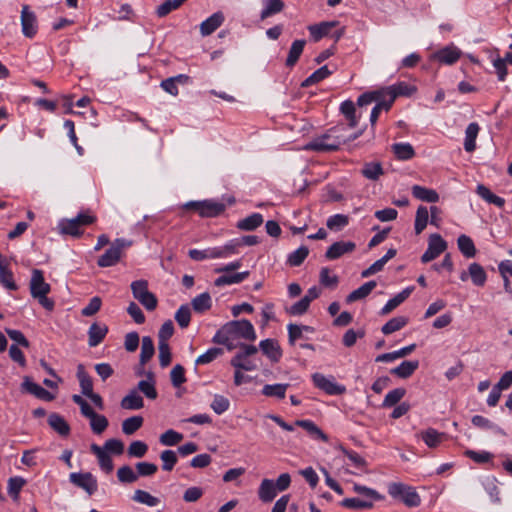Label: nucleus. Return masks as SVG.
<instances>
[{"instance_id":"f257e3e1","label":"nucleus","mask_w":512,"mask_h":512,"mask_svg":"<svg viewBox=\"0 0 512 512\" xmlns=\"http://www.w3.org/2000/svg\"><path fill=\"white\" fill-rule=\"evenodd\" d=\"M256 332L249 320H233L224 324L212 338V342L233 350L240 346L242 340L254 341Z\"/></svg>"},{"instance_id":"f03ea898","label":"nucleus","mask_w":512,"mask_h":512,"mask_svg":"<svg viewBox=\"0 0 512 512\" xmlns=\"http://www.w3.org/2000/svg\"><path fill=\"white\" fill-rule=\"evenodd\" d=\"M340 129L333 127L326 133L314 137L305 145L306 150L316 152H332L339 149L342 144H345L344 137L338 134Z\"/></svg>"},{"instance_id":"7ed1b4c3","label":"nucleus","mask_w":512,"mask_h":512,"mask_svg":"<svg viewBox=\"0 0 512 512\" xmlns=\"http://www.w3.org/2000/svg\"><path fill=\"white\" fill-rule=\"evenodd\" d=\"M387 491L393 499L403 502L407 507H418L421 504L420 495L412 486L392 482L388 484Z\"/></svg>"},{"instance_id":"20e7f679","label":"nucleus","mask_w":512,"mask_h":512,"mask_svg":"<svg viewBox=\"0 0 512 512\" xmlns=\"http://www.w3.org/2000/svg\"><path fill=\"white\" fill-rule=\"evenodd\" d=\"M183 209L193 210L197 212L201 217H216L223 213L226 209V205L222 202L207 199L202 201H189L183 204Z\"/></svg>"},{"instance_id":"39448f33","label":"nucleus","mask_w":512,"mask_h":512,"mask_svg":"<svg viewBox=\"0 0 512 512\" xmlns=\"http://www.w3.org/2000/svg\"><path fill=\"white\" fill-rule=\"evenodd\" d=\"M95 217L86 213H80L75 218L63 219L58 223V229L61 234L70 236H80L81 227L92 224Z\"/></svg>"},{"instance_id":"423d86ee","label":"nucleus","mask_w":512,"mask_h":512,"mask_svg":"<svg viewBox=\"0 0 512 512\" xmlns=\"http://www.w3.org/2000/svg\"><path fill=\"white\" fill-rule=\"evenodd\" d=\"M132 294L148 311H153L157 307L156 296L148 290L146 280H136L131 283Z\"/></svg>"},{"instance_id":"0eeeda50","label":"nucleus","mask_w":512,"mask_h":512,"mask_svg":"<svg viewBox=\"0 0 512 512\" xmlns=\"http://www.w3.org/2000/svg\"><path fill=\"white\" fill-rule=\"evenodd\" d=\"M312 381L315 387L324 391L328 395H342L346 392V387L338 384L333 376H325L321 373H314Z\"/></svg>"},{"instance_id":"6e6552de","label":"nucleus","mask_w":512,"mask_h":512,"mask_svg":"<svg viewBox=\"0 0 512 512\" xmlns=\"http://www.w3.org/2000/svg\"><path fill=\"white\" fill-rule=\"evenodd\" d=\"M447 248L446 241L439 234H432L428 240V248L421 256L422 263H428L436 259Z\"/></svg>"},{"instance_id":"1a4fd4ad","label":"nucleus","mask_w":512,"mask_h":512,"mask_svg":"<svg viewBox=\"0 0 512 512\" xmlns=\"http://www.w3.org/2000/svg\"><path fill=\"white\" fill-rule=\"evenodd\" d=\"M69 480L72 484L83 489L89 495L94 494L98 489L97 479L89 472H73L69 475Z\"/></svg>"},{"instance_id":"9d476101","label":"nucleus","mask_w":512,"mask_h":512,"mask_svg":"<svg viewBox=\"0 0 512 512\" xmlns=\"http://www.w3.org/2000/svg\"><path fill=\"white\" fill-rule=\"evenodd\" d=\"M21 26L22 33L28 38L36 35L38 30L37 18L33 11L30 10L28 5H24L21 10Z\"/></svg>"},{"instance_id":"9b49d317","label":"nucleus","mask_w":512,"mask_h":512,"mask_svg":"<svg viewBox=\"0 0 512 512\" xmlns=\"http://www.w3.org/2000/svg\"><path fill=\"white\" fill-rule=\"evenodd\" d=\"M29 287L32 297L44 296L51 291L50 284L45 281L43 272L39 269L32 270Z\"/></svg>"},{"instance_id":"f8f14e48","label":"nucleus","mask_w":512,"mask_h":512,"mask_svg":"<svg viewBox=\"0 0 512 512\" xmlns=\"http://www.w3.org/2000/svg\"><path fill=\"white\" fill-rule=\"evenodd\" d=\"M355 248L356 245L352 241H337L327 249L325 257L328 260H336L344 254L353 252Z\"/></svg>"},{"instance_id":"ddd939ff","label":"nucleus","mask_w":512,"mask_h":512,"mask_svg":"<svg viewBox=\"0 0 512 512\" xmlns=\"http://www.w3.org/2000/svg\"><path fill=\"white\" fill-rule=\"evenodd\" d=\"M225 17L221 11L213 13L210 17L200 24V33L202 36H209L216 31L224 22Z\"/></svg>"},{"instance_id":"4468645a","label":"nucleus","mask_w":512,"mask_h":512,"mask_svg":"<svg viewBox=\"0 0 512 512\" xmlns=\"http://www.w3.org/2000/svg\"><path fill=\"white\" fill-rule=\"evenodd\" d=\"M339 25L338 21H325L308 27L310 36L317 42L325 36H329L332 29Z\"/></svg>"},{"instance_id":"2eb2a0df","label":"nucleus","mask_w":512,"mask_h":512,"mask_svg":"<svg viewBox=\"0 0 512 512\" xmlns=\"http://www.w3.org/2000/svg\"><path fill=\"white\" fill-rule=\"evenodd\" d=\"M22 388L28 393L37 397L38 399L45 401H52L54 399V395H52L49 391L41 387L39 384L31 381L29 377L24 378Z\"/></svg>"},{"instance_id":"dca6fc26","label":"nucleus","mask_w":512,"mask_h":512,"mask_svg":"<svg viewBox=\"0 0 512 512\" xmlns=\"http://www.w3.org/2000/svg\"><path fill=\"white\" fill-rule=\"evenodd\" d=\"M259 347L264 355H266L272 362H278L282 357V351L278 342L274 339L262 340Z\"/></svg>"},{"instance_id":"f3484780","label":"nucleus","mask_w":512,"mask_h":512,"mask_svg":"<svg viewBox=\"0 0 512 512\" xmlns=\"http://www.w3.org/2000/svg\"><path fill=\"white\" fill-rule=\"evenodd\" d=\"M90 450L97 457L100 468L107 474L111 473L114 465L110 455L97 444H92Z\"/></svg>"},{"instance_id":"a211bd4d","label":"nucleus","mask_w":512,"mask_h":512,"mask_svg":"<svg viewBox=\"0 0 512 512\" xmlns=\"http://www.w3.org/2000/svg\"><path fill=\"white\" fill-rule=\"evenodd\" d=\"M108 333V327L105 324L93 323L88 330V344L90 347H96L105 338Z\"/></svg>"},{"instance_id":"6ab92c4d","label":"nucleus","mask_w":512,"mask_h":512,"mask_svg":"<svg viewBox=\"0 0 512 512\" xmlns=\"http://www.w3.org/2000/svg\"><path fill=\"white\" fill-rule=\"evenodd\" d=\"M120 405L123 409L139 410L144 407V401L138 393V390L132 389L125 397L122 398Z\"/></svg>"},{"instance_id":"aec40b11","label":"nucleus","mask_w":512,"mask_h":512,"mask_svg":"<svg viewBox=\"0 0 512 512\" xmlns=\"http://www.w3.org/2000/svg\"><path fill=\"white\" fill-rule=\"evenodd\" d=\"M419 361L410 360L403 361L400 365L390 370L392 375H395L401 379H407L418 369Z\"/></svg>"},{"instance_id":"412c9836","label":"nucleus","mask_w":512,"mask_h":512,"mask_svg":"<svg viewBox=\"0 0 512 512\" xmlns=\"http://www.w3.org/2000/svg\"><path fill=\"white\" fill-rule=\"evenodd\" d=\"M385 94H391V99L395 100L399 96H411L415 91V87L406 82H399L383 89Z\"/></svg>"},{"instance_id":"4be33fe9","label":"nucleus","mask_w":512,"mask_h":512,"mask_svg":"<svg viewBox=\"0 0 512 512\" xmlns=\"http://www.w3.org/2000/svg\"><path fill=\"white\" fill-rule=\"evenodd\" d=\"M188 255L194 261L218 259L222 258L223 256V254H221V251H219L218 247L207 248L204 250L190 249Z\"/></svg>"},{"instance_id":"5701e85b","label":"nucleus","mask_w":512,"mask_h":512,"mask_svg":"<svg viewBox=\"0 0 512 512\" xmlns=\"http://www.w3.org/2000/svg\"><path fill=\"white\" fill-rule=\"evenodd\" d=\"M480 127L478 123H470L465 130L464 149L466 152H473L476 149V139L479 133Z\"/></svg>"},{"instance_id":"b1692460","label":"nucleus","mask_w":512,"mask_h":512,"mask_svg":"<svg viewBox=\"0 0 512 512\" xmlns=\"http://www.w3.org/2000/svg\"><path fill=\"white\" fill-rule=\"evenodd\" d=\"M148 380H141L137 385L138 393H143L148 399H156L158 396L155 388V380L152 372L147 373Z\"/></svg>"},{"instance_id":"393cba45","label":"nucleus","mask_w":512,"mask_h":512,"mask_svg":"<svg viewBox=\"0 0 512 512\" xmlns=\"http://www.w3.org/2000/svg\"><path fill=\"white\" fill-rule=\"evenodd\" d=\"M295 425L305 429L311 437L328 442V436L311 420H297Z\"/></svg>"},{"instance_id":"a878e982","label":"nucleus","mask_w":512,"mask_h":512,"mask_svg":"<svg viewBox=\"0 0 512 512\" xmlns=\"http://www.w3.org/2000/svg\"><path fill=\"white\" fill-rule=\"evenodd\" d=\"M376 286H377V283L374 280H371V281H368V282L364 283L359 288H357L356 290L352 291L346 297V302L347 303H353L355 301L364 299L365 297H367L373 291V289Z\"/></svg>"},{"instance_id":"bb28decb","label":"nucleus","mask_w":512,"mask_h":512,"mask_svg":"<svg viewBox=\"0 0 512 512\" xmlns=\"http://www.w3.org/2000/svg\"><path fill=\"white\" fill-rule=\"evenodd\" d=\"M412 195L416 199L426 201L428 203H436L439 200V195L435 190L419 185H414L412 187Z\"/></svg>"},{"instance_id":"cd10ccee","label":"nucleus","mask_w":512,"mask_h":512,"mask_svg":"<svg viewBox=\"0 0 512 512\" xmlns=\"http://www.w3.org/2000/svg\"><path fill=\"white\" fill-rule=\"evenodd\" d=\"M262 4L263 9L260 13V18L262 20L280 13L285 7V4L282 0H262Z\"/></svg>"},{"instance_id":"c85d7f7f","label":"nucleus","mask_w":512,"mask_h":512,"mask_svg":"<svg viewBox=\"0 0 512 512\" xmlns=\"http://www.w3.org/2000/svg\"><path fill=\"white\" fill-rule=\"evenodd\" d=\"M477 194L489 204H493L499 208L505 205V199L492 193L491 190L483 184H479L476 188Z\"/></svg>"},{"instance_id":"c756f323","label":"nucleus","mask_w":512,"mask_h":512,"mask_svg":"<svg viewBox=\"0 0 512 512\" xmlns=\"http://www.w3.org/2000/svg\"><path fill=\"white\" fill-rule=\"evenodd\" d=\"M289 387V383L266 384L263 386L261 393L266 397L283 399Z\"/></svg>"},{"instance_id":"7c9ffc66","label":"nucleus","mask_w":512,"mask_h":512,"mask_svg":"<svg viewBox=\"0 0 512 512\" xmlns=\"http://www.w3.org/2000/svg\"><path fill=\"white\" fill-rule=\"evenodd\" d=\"M460 55H461V52L456 47H445V48L439 50L435 54V57L439 62L451 65V64L455 63L456 61H458V59L460 58Z\"/></svg>"},{"instance_id":"2f4dec72","label":"nucleus","mask_w":512,"mask_h":512,"mask_svg":"<svg viewBox=\"0 0 512 512\" xmlns=\"http://www.w3.org/2000/svg\"><path fill=\"white\" fill-rule=\"evenodd\" d=\"M258 494L263 502H271L277 495V488L273 480L264 479L260 484Z\"/></svg>"},{"instance_id":"473e14b6","label":"nucleus","mask_w":512,"mask_h":512,"mask_svg":"<svg viewBox=\"0 0 512 512\" xmlns=\"http://www.w3.org/2000/svg\"><path fill=\"white\" fill-rule=\"evenodd\" d=\"M48 424L61 436H67L70 432V427L66 420L57 413H51L49 415Z\"/></svg>"},{"instance_id":"72a5a7b5","label":"nucleus","mask_w":512,"mask_h":512,"mask_svg":"<svg viewBox=\"0 0 512 512\" xmlns=\"http://www.w3.org/2000/svg\"><path fill=\"white\" fill-rule=\"evenodd\" d=\"M472 424L483 430H491L496 434L505 435L504 430L488 418L481 415H474L471 419Z\"/></svg>"},{"instance_id":"f704fd0d","label":"nucleus","mask_w":512,"mask_h":512,"mask_svg":"<svg viewBox=\"0 0 512 512\" xmlns=\"http://www.w3.org/2000/svg\"><path fill=\"white\" fill-rule=\"evenodd\" d=\"M120 258L121 254L118 252V248L111 246L105 251L103 255L99 257L97 264L100 267L114 266L119 262Z\"/></svg>"},{"instance_id":"c9c22d12","label":"nucleus","mask_w":512,"mask_h":512,"mask_svg":"<svg viewBox=\"0 0 512 512\" xmlns=\"http://www.w3.org/2000/svg\"><path fill=\"white\" fill-rule=\"evenodd\" d=\"M77 378L79 380L82 394L85 396L92 394L93 382L82 364H79L77 367Z\"/></svg>"},{"instance_id":"e433bc0d","label":"nucleus","mask_w":512,"mask_h":512,"mask_svg":"<svg viewBox=\"0 0 512 512\" xmlns=\"http://www.w3.org/2000/svg\"><path fill=\"white\" fill-rule=\"evenodd\" d=\"M263 223L260 213H253L237 223V227L243 231H253Z\"/></svg>"},{"instance_id":"4c0bfd02","label":"nucleus","mask_w":512,"mask_h":512,"mask_svg":"<svg viewBox=\"0 0 512 512\" xmlns=\"http://www.w3.org/2000/svg\"><path fill=\"white\" fill-rule=\"evenodd\" d=\"M248 276H249V272L248 271H244V272H240V273H234V274H231V275H222V276H219L215 280L214 284L217 287H221V286H225V285L238 284V283L243 282L246 278H248Z\"/></svg>"},{"instance_id":"58836bf2","label":"nucleus","mask_w":512,"mask_h":512,"mask_svg":"<svg viewBox=\"0 0 512 512\" xmlns=\"http://www.w3.org/2000/svg\"><path fill=\"white\" fill-rule=\"evenodd\" d=\"M457 244L460 252L466 258H472L475 256L476 248L473 240L469 236L465 234L460 235L457 239Z\"/></svg>"},{"instance_id":"ea45409f","label":"nucleus","mask_w":512,"mask_h":512,"mask_svg":"<svg viewBox=\"0 0 512 512\" xmlns=\"http://www.w3.org/2000/svg\"><path fill=\"white\" fill-rule=\"evenodd\" d=\"M408 323V318L405 316H397L392 319H390L388 322H386L382 328L381 331L385 335L392 334L396 331L401 330L403 327H405Z\"/></svg>"},{"instance_id":"a19ab883","label":"nucleus","mask_w":512,"mask_h":512,"mask_svg":"<svg viewBox=\"0 0 512 512\" xmlns=\"http://www.w3.org/2000/svg\"><path fill=\"white\" fill-rule=\"evenodd\" d=\"M305 44V40H295L292 43L286 59V65L288 67H293L297 63L298 59L300 58L303 52Z\"/></svg>"},{"instance_id":"79ce46f5","label":"nucleus","mask_w":512,"mask_h":512,"mask_svg":"<svg viewBox=\"0 0 512 512\" xmlns=\"http://www.w3.org/2000/svg\"><path fill=\"white\" fill-rule=\"evenodd\" d=\"M361 173L366 179L375 181L383 175L384 171L379 162H368L364 164Z\"/></svg>"},{"instance_id":"37998d69","label":"nucleus","mask_w":512,"mask_h":512,"mask_svg":"<svg viewBox=\"0 0 512 512\" xmlns=\"http://www.w3.org/2000/svg\"><path fill=\"white\" fill-rule=\"evenodd\" d=\"M469 276L476 286H483L486 282L487 275L483 267L478 263H472L468 268Z\"/></svg>"},{"instance_id":"c03bdc74","label":"nucleus","mask_w":512,"mask_h":512,"mask_svg":"<svg viewBox=\"0 0 512 512\" xmlns=\"http://www.w3.org/2000/svg\"><path fill=\"white\" fill-rule=\"evenodd\" d=\"M132 499L140 504H144L148 507H155L160 503L159 498L151 495L149 492L137 489L135 490Z\"/></svg>"},{"instance_id":"a18cd8bd","label":"nucleus","mask_w":512,"mask_h":512,"mask_svg":"<svg viewBox=\"0 0 512 512\" xmlns=\"http://www.w3.org/2000/svg\"><path fill=\"white\" fill-rule=\"evenodd\" d=\"M444 437L443 433H439L433 428H429L421 433V438L425 444L430 448L439 446Z\"/></svg>"},{"instance_id":"49530a36","label":"nucleus","mask_w":512,"mask_h":512,"mask_svg":"<svg viewBox=\"0 0 512 512\" xmlns=\"http://www.w3.org/2000/svg\"><path fill=\"white\" fill-rule=\"evenodd\" d=\"M429 221V211L426 206H419L415 216V233L418 235L426 228Z\"/></svg>"},{"instance_id":"de8ad7c7","label":"nucleus","mask_w":512,"mask_h":512,"mask_svg":"<svg viewBox=\"0 0 512 512\" xmlns=\"http://www.w3.org/2000/svg\"><path fill=\"white\" fill-rule=\"evenodd\" d=\"M154 352L155 348L152 338L144 336L141 344L140 363L142 365L147 363L153 357Z\"/></svg>"},{"instance_id":"09e8293b","label":"nucleus","mask_w":512,"mask_h":512,"mask_svg":"<svg viewBox=\"0 0 512 512\" xmlns=\"http://www.w3.org/2000/svg\"><path fill=\"white\" fill-rule=\"evenodd\" d=\"M392 150L399 160H409L415 154L413 146L409 143H395Z\"/></svg>"},{"instance_id":"8fccbe9b","label":"nucleus","mask_w":512,"mask_h":512,"mask_svg":"<svg viewBox=\"0 0 512 512\" xmlns=\"http://www.w3.org/2000/svg\"><path fill=\"white\" fill-rule=\"evenodd\" d=\"M309 254L306 246H300L297 250L291 252L287 257V263L292 267L300 266Z\"/></svg>"},{"instance_id":"3c124183","label":"nucleus","mask_w":512,"mask_h":512,"mask_svg":"<svg viewBox=\"0 0 512 512\" xmlns=\"http://www.w3.org/2000/svg\"><path fill=\"white\" fill-rule=\"evenodd\" d=\"M143 425V418L141 416H132L122 422V431L126 435H132L139 430Z\"/></svg>"},{"instance_id":"603ef678","label":"nucleus","mask_w":512,"mask_h":512,"mask_svg":"<svg viewBox=\"0 0 512 512\" xmlns=\"http://www.w3.org/2000/svg\"><path fill=\"white\" fill-rule=\"evenodd\" d=\"M349 223V217L344 214H335L327 219L326 225L331 231H340Z\"/></svg>"},{"instance_id":"864d4df0","label":"nucleus","mask_w":512,"mask_h":512,"mask_svg":"<svg viewBox=\"0 0 512 512\" xmlns=\"http://www.w3.org/2000/svg\"><path fill=\"white\" fill-rule=\"evenodd\" d=\"M331 74V71L328 69L327 66H322L316 71H314L308 78H306L302 82L303 87H309L313 84H316L323 79L327 78Z\"/></svg>"},{"instance_id":"5fc2aeb1","label":"nucleus","mask_w":512,"mask_h":512,"mask_svg":"<svg viewBox=\"0 0 512 512\" xmlns=\"http://www.w3.org/2000/svg\"><path fill=\"white\" fill-rule=\"evenodd\" d=\"M499 272L504 280L505 290L509 293H512V287L510 285L509 277H512V261L504 260L501 261L498 266Z\"/></svg>"},{"instance_id":"6e6d98bb","label":"nucleus","mask_w":512,"mask_h":512,"mask_svg":"<svg viewBox=\"0 0 512 512\" xmlns=\"http://www.w3.org/2000/svg\"><path fill=\"white\" fill-rule=\"evenodd\" d=\"M191 304L196 312H204L211 307V297L207 292L201 293L192 300Z\"/></svg>"},{"instance_id":"4d7b16f0","label":"nucleus","mask_w":512,"mask_h":512,"mask_svg":"<svg viewBox=\"0 0 512 512\" xmlns=\"http://www.w3.org/2000/svg\"><path fill=\"white\" fill-rule=\"evenodd\" d=\"M0 283L8 290L15 291L18 289L12 271L4 265H0Z\"/></svg>"},{"instance_id":"13d9d810","label":"nucleus","mask_w":512,"mask_h":512,"mask_svg":"<svg viewBox=\"0 0 512 512\" xmlns=\"http://www.w3.org/2000/svg\"><path fill=\"white\" fill-rule=\"evenodd\" d=\"M406 394V390L404 388H395L389 391L384 400L383 407H393L395 406Z\"/></svg>"},{"instance_id":"bf43d9fd","label":"nucleus","mask_w":512,"mask_h":512,"mask_svg":"<svg viewBox=\"0 0 512 512\" xmlns=\"http://www.w3.org/2000/svg\"><path fill=\"white\" fill-rule=\"evenodd\" d=\"M211 409L218 415L226 412L230 407V401L223 395L216 394L210 404Z\"/></svg>"},{"instance_id":"052dcab7","label":"nucleus","mask_w":512,"mask_h":512,"mask_svg":"<svg viewBox=\"0 0 512 512\" xmlns=\"http://www.w3.org/2000/svg\"><path fill=\"white\" fill-rule=\"evenodd\" d=\"M230 363L235 369L244 371H253L257 369V365L253 360L249 358H243L242 356H234Z\"/></svg>"},{"instance_id":"680f3d73","label":"nucleus","mask_w":512,"mask_h":512,"mask_svg":"<svg viewBox=\"0 0 512 512\" xmlns=\"http://www.w3.org/2000/svg\"><path fill=\"white\" fill-rule=\"evenodd\" d=\"M89 420L92 431L98 435L103 433L109 425L108 419L101 414L96 413Z\"/></svg>"},{"instance_id":"e2e57ef3","label":"nucleus","mask_w":512,"mask_h":512,"mask_svg":"<svg viewBox=\"0 0 512 512\" xmlns=\"http://www.w3.org/2000/svg\"><path fill=\"white\" fill-rule=\"evenodd\" d=\"M175 320L181 328H187L191 320V310L188 305H181L175 313Z\"/></svg>"},{"instance_id":"0e129e2a","label":"nucleus","mask_w":512,"mask_h":512,"mask_svg":"<svg viewBox=\"0 0 512 512\" xmlns=\"http://www.w3.org/2000/svg\"><path fill=\"white\" fill-rule=\"evenodd\" d=\"M222 354H223V350L221 348H218V347L210 348L196 359L195 364L196 365L209 364L212 361H214L216 358L221 356Z\"/></svg>"},{"instance_id":"69168bd1","label":"nucleus","mask_w":512,"mask_h":512,"mask_svg":"<svg viewBox=\"0 0 512 512\" xmlns=\"http://www.w3.org/2000/svg\"><path fill=\"white\" fill-rule=\"evenodd\" d=\"M183 439V435L173 429H169L160 436V443L165 446L177 445Z\"/></svg>"},{"instance_id":"338daca9","label":"nucleus","mask_w":512,"mask_h":512,"mask_svg":"<svg viewBox=\"0 0 512 512\" xmlns=\"http://www.w3.org/2000/svg\"><path fill=\"white\" fill-rule=\"evenodd\" d=\"M160 459L162 461V469L164 471H171L178 461L177 455L173 450L162 451Z\"/></svg>"},{"instance_id":"774afa93","label":"nucleus","mask_w":512,"mask_h":512,"mask_svg":"<svg viewBox=\"0 0 512 512\" xmlns=\"http://www.w3.org/2000/svg\"><path fill=\"white\" fill-rule=\"evenodd\" d=\"M117 477L122 483H133L138 479L137 473L128 465H124L117 470Z\"/></svg>"}]
</instances>
